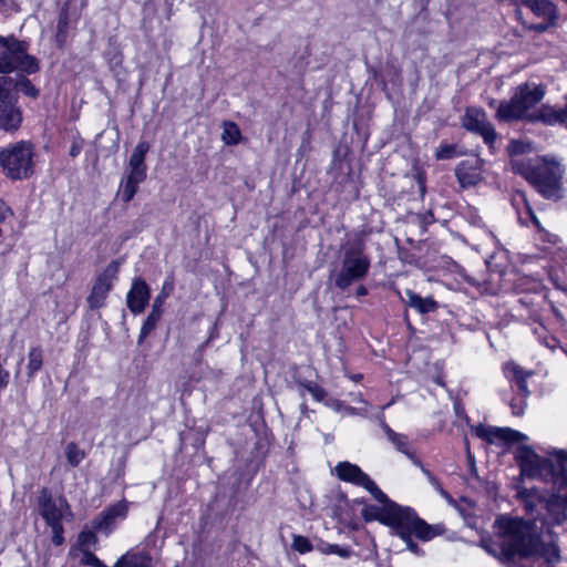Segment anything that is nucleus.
<instances>
[{
    "label": "nucleus",
    "mask_w": 567,
    "mask_h": 567,
    "mask_svg": "<svg viewBox=\"0 0 567 567\" xmlns=\"http://www.w3.org/2000/svg\"><path fill=\"white\" fill-rule=\"evenodd\" d=\"M520 467L516 497L526 515L543 526L567 519V463H517Z\"/></svg>",
    "instance_id": "obj_1"
},
{
    "label": "nucleus",
    "mask_w": 567,
    "mask_h": 567,
    "mask_svg": "<svg viewBox=\"0 0 567 567\" xmlns=\"http://www.w3.org/2000/svg\"><path fill=\"white\" fill-rule=\"evenodd\" d=\"M379 503L380 505L370 504L362 508L363 519L379 522L389 527L390 534L399 537L406 549L416 556L424 555L416 540L427 543L446 533L444 523L429 524L411 506L401 505L395 501Z\"/></svg>",
    "instance_id": "obj_2"
},
{
    "label": "nucleus",
    "mask_w": 567,
    "mask_h": 567,
    "mask_svg": "<svg viewBox=\"0 0 567 567\" xmlns=\"http://www.w3.org/2000/svg\"><path fill=\"white\" fill-rule=\"evenodd\" d=\"M513 171L527 179L544 197L550 199L561 197V178L565 171L555 157L514 159Z\"/></svg>",
    "instance_id": "obj_3"
},
{
    "label": "nucleus",
    "mask_w": 567,
    "mask_h": 567,
    "mask_svg": "<svg viewBox=\"0 0 567 567\" xmlns=\"http://www.w3.org/2000/svg\"><path fill=\"white\" fill-rule=\"evenodd\" d=\"M502 530L506 537L501 547L505 560H513L516 556L528 558L537 554L543 545L539 536L532 532L530 524L523 518L505 519Z\"/></svg>",
    "instance_id": "obj_4"
},
{
    "label": "nucleus",
    "mask_w": 567,
    "mask_h": 567,
    "mask_svg": "<svg viewBox=\"0 0 567 567\" xmlns=\"http://www.w3.org/2000/svg\"><path fill=\"white\" fill-rule=\"evenodd\" d=\"M545 90L542 85L526 82L517 85L509 101L499 103L496 117L499 121L527 120L534 107L544 99Z\"/></svg>",
    "instance_id": "obj_5"
},
{
    "label": "nucleus",
    "mask_w": 567,
    "mask_h": 567,
    "mask_svg": "<svg viewBox=\"0 0 567 567\" xmlns=\"http://www.w3.org/2000/svg\"><path fill=\"white\" fill-rule=\"evenodd\" d=\"M472 433L491 444L515 445L516 461H546L527 444L528 436L511 427H498L485 424L472 426Z\"/></svg>",
    "instance_id": "obj_6"
},
{
    "label": "nucleus",
    "mask_w": 567,
    "mask_h": 567,
    "mask_svg": "<svg viewBox=\"0 0 567 567\" xmlns=\"http://www.w3.org/2000/svg\"><path fill=\"white\" fill-rule=\"evenodd\" d=\"M39 70L38 60L28 54L25 42L13 37L0 35V73L8 74L13 71H21L28 74Z\"/></svg>",
    "instance_id": "obj_7"
},
{
    "label": "nucleus",
    "mask_w": 567,
    "mask_h": 567,
    "mask_svg": "<svg viewBox=\"0 0 567 567\" xmlns=\"http://www.w3.org/2000/svg\"><path fill=\"white\" fill-rule=\"evenodd\" d=\"M34 151L29 142H18L0 151V165L11 179L28 178L33 174Z\"/></svg>",
    "instance_id": "obj_8"
},
{
    "label": "nucleus",
    "mask_w": 567,
    "mask_h": 567,
    "mask_svg": "<svg viewBox=\"0 0 567 567\" xmlns=\"http://www.w3.org/2000/svg\"><path fill=\"white\" fill-rule=\"evenodd\" d=\"M369 268L370 259L364 255L360 246L347 248L341 269L334 279L336 286L342 290L348 288L352 282L364 278Z\"/></svg>",
    "instance_id": "obj_9"
},
{
    "label": "nucleus",
    "mask_w": 567,
    "mask_h": 567,
    "mask_svg": "<svg viewBox=\"0 0 567 567\" xmlns=\"http://www.w3.org/2000/svg\"><path fill=\"white\" fill-rule=\"evenodd\" d=\"M38 505L41 517L43 518L45 524L51 528L52 544L54 546H62L65 542L63 513L61 508L56 506V503L48 488H43L41 491Z\"/></svg>",
    "instance_id": "obj_10"
},
{
    "label": "nucleus",
    "mask_w": 567,
    "mask_h": 567,
    "mask_svg": "<svg viewBox=\"0 0 567 567\" xmlns=\"http://www.w3.org/2000/svg\"><path fill=\"white\" fill-rule=\"evenodd\" d=\"M504 372L506 378L515 381L517 385V393L511 401V409L514 415L520 416L527 406V398L529 396L527 379L532 375V372L524 370L514 362L506 363Z\"/></svg>",
    "instance_id": "obj_11"
},
{
    "label": "nucleus",
    "mask_w": 567,
    "mask_h": 567,
    "mask_svg": "<svg viewBox=\"0 0 567 567\" xmlns=\"http://www.w3.org/2000/svg\"><path fill=\"white\" fill-rule=\"evenodd\" d=\"M7 85H11V81L0 78V127L3 131H16L21 125L22 114Z\"/></svg>",
    "instance_id": "obj_12"
},
{
    "label": "nucleus",
    "mask_w": 567,
    "mask_h": 567,
    "mask_svg": "<svg viewBox=\"0 0 567 567\" xmlns=\"http://www.w3.org/2000/svg\"><path fill=\"white\" fill-rule=\"evenodd\" d=\"M118 269L120 261L114 260L97 276L87 297V303L91 309H99L105 305L106 297L117 277Z\"/></svg>",
    "instance_id": "obj_13"
},
{
    "label": "nucleus",
    "mask_w": 567,
    "mask_h": 567,
    "mask_svg": "<svg viewBox=\"0 0 567 567\" xmlns=\"http://www.w3.org/2000/svg\"><path fill=\"white\" fill-rule=\"evenodd\" d=\"M462 125L471 132L481 135L484 142L493 147L497 137L494 126L488 122L486 113L482 109H467L462 117Z\"/></svg>",
    "instance_id": "obj_14"
},
{
    "label": "nucleus",
    "mask_w": 567,
    "mask_h": 567,
    "mask_svg": "<svg viewBox=\"0 0 567 567\" xmlns=\"http://www.w3.org/2000/svg\"><path fill=\"white\" fill-rule=\"evenodd\" d=\"M174 289V284L172 279H167L164 281L161 292L154 299L152 311L145 319L138 336V343H142L144 339L155 329L157 322L159 321L163 315V305L165 300L169 297Z\"/></svg>",
    "instance_id": "obj_15"
},
{
    "label": "nucleus",
    "mask_w": 567,
    "mask_h": 567,
    "mask_svg": "<svg viewBox=\"0 0 567 567\" xmlns=\"http://www.w3.org/2000/svg\"><path fill=\"white\" fill-rule=\"evenodd\" d=\"M127 515V506L124 502H117L109 505L92 520V527L96 532L109 534L116 518H125Z\"/></svg>",
    "instance_id": "obj_16"
},
{
    "label": "nucleus",
    "mask_w": 567,
    "mask_h": 567,
    "mask_svg": "<svg viewBox=\"0 0 567 567\" xmlns=\"http://www.w3.org/2000/svg\"><path fill=\"white\" fill-rule=\"evenodd\" d=\"M150 296L151 292L147 284L141 278L135 279L126 296L128 309L135 315L142 313L150 300Z\"/></svg>",
    "instance_id": "obj_17"
},
{
    "label": "nucleus",
    "mask_w": 567,
    "mask_h": 567,
    "mask_svg": "<svg viewBox=\"0 0 567 567\" xmlns=\"http://www.w3.org/2000/svg\"><path fill=\"white\" fill-rule=\"evenodd\" d=\"M482 161L472 158L461 162L455 171L456 177L463 187L474 186L482 179Z\"/></svg>",
    "instance_id": "obj_18"
},
{
    "label": "nucleus",
    "mask_w": 567,
    "mask_h": 567,
    "mask_svg": "<svg viewBox=\"0 0 567 567\" xmlns=\"http://www.w3.org/2000/svg\"><path fill=\"white\" fill-rule=\"evenodd\" d=\"M566 115L567 106L565 109H556L550 105H543L533 112L529 116V122H542L547 125H566Z\"/></svg>",
    "instance_id": "obj_19"
},
{
    "label": "nucleus",
    "mask_w": 567,
    "mask_h": 567,
    "mask_svg": "<svg viewBox=\"0 0 567 567\" xmlns=\"http://www.w3.org/2000/svg\"><path fill=\"white\" fill-rule=\"evenodd\" d=\"M528 214L530 216L533 224L537 228V240H539L543 244V249L547 250V251H553L554 249H560L561 248L560 247L561 238L558 235L553 234V233L548 231L547 229H545L540 225L536 215L530 210V208H528Z\"/></svg>",
    "instance_id": "obj_20"
},
{
    "label": "nucleus",
    "mask_w": 567,
    "mask_h": 567,
    "mask_svg": "<svg viewBox=\"0 0 567 567\" xmlns=\"http://www.w3.org/2000/svg\"><path fill=\"white\" fill-rule=\"evenodd\" d=\"M152 563L151 554L142 550L137 553H126L113 567H152Z\"/></svg>",
    "instance_id": "obj_21"
},
{
    "label": "nucleus",
    "mask_w": 567,
    "mask_h": 567,
    "mask_svg": "<svg viewBox=\"0 0 567 567\" xmlns=\"http://www.w3.org/2000/svg\"><path fill=\"white\" fill-rule=\"evenodd\" d=\"M405 295L408 298L406 299L408 305L411 308H414L415 310H417L420 313L433 312L437 308L436 301L431 297L422 298L421 296L414 293L411 290H408L405 292Z\"/></svg>",
    "instance_id": "obj_22"
},
{
    "label": "nucleus",
    "mask_w": 567,
    "mask_h": 567,
    "mask_svg": "<svg viewBox=\"0 0 567 567\" xmlns=\"http://www.w3.org/2000/svg\"><path fill=\"white\" fill-rule=\"evenodd\" d=\"M336 470L339 478L349 483H355L362 475V470L353 463H338Z\"/></svg>",
    "instance_id": "obj_23"
},
{
    "label": "nucleus",
    "mask_w": 567,
    "mask_h": 567,
    "mask_svg": "<svg viewBox=\"0 0 567 567\" xmlns=\"http://www.w3.org/2000/svg\"><path fill=\"white\" fill-rule=\"evenodd\" d=\"M221 140L226 145H237L241 141V133L234 122H224Z\"/></svg>",
    "instance_id": "obj_24"
},
{
    "label": "nucleus",
    "mask_w": 567,
    "mask_h": 567,
    "mask_svg": "<svg viewBox=\"0 0 567 567\" xmlns=\"http://www.w3.org/2000/svg\"><path fill=\"white\" fill-rule=\"evenodd\" d=\"M42 350L39 347L31 348L28 354V375L32 378L42 367Z\"/></svg>",
    "instance_id": "obj_25"
},
{
    "label": "nucleus",
    "mask_w": 567,
    "mask_h": 567,
    "mask_svg": "<svg viewBox=\"0 0 567 567\" xmlns=\"http://www.w3.org/2000/svg\"><path fill=\"white\" fill-rule=\"evenodd\" d=\"M148 151V144L146 142H140L131 157H130V161H128V167H146L144 161H145V155Z\"/></svg>",
    "instance_id": "obj_26"
},
{
    "label": "nucleus",
    "mask_w": 567,
    "mask_h": 567,
    "mask_svg": "<svg viewBox=\"0 0 567 567\" xmlns=\"http://www.w3.org/2000/svg\"><path fill=\"white\" fill-rule=\"evenodd\" d=\"M138 185L140 183L124 177L118 189V196L121 199L124 203L131 202L138 189Z\"/></svg>",
    "instance_id": "obj_27"
},
{
    "label": "nucleus",
    "mask_w": 567,
    "mask_h": 567,
    "mask_svg": "<svg viewBox=\"0 0 567 567\" xmlns=\"http://www.w3.org/2000/svg\"><path fill=\"white\" fill-rule=\"evenodd\" d=\"M78 546L81 551L89 550L92 546H95L99 542L96 530L83 529L78 535Z\"/></svg>",
    "instance_id": "obj_28"
},
{
    "label": "nucleus",
    "mask_w": 567,
    "mask_h": 567,
    "mask_svg": "<svg viewBox=\"0 0 567 567\" xmlns=\"http://www.w3.org/2000/svg\"><path fill=\"white\" fill-rule=\"evenodd\" d=\"M359 401L360 406H350L344 403L338 402L334 409L342 415L365 414L369 411V404L362 398H360Z\"/></svg>",
    "instance_id": "obj_29"
},
{
    "label": "nucleus",
    "mask_w": 567,
    "mask_h": 567,
    "mask_svg": "<svg viewBox=\"0 0 567 567\" xmlns=\"http://www.w3.org/2000/svg\"><path fill=\"white\" fill-rule=\"evenodd\" d=\"M533 151L532 144L525 141H512L508 145V153L514 159H520L519 156Z\"/></svg>",
    "instance_id": "obj_30"
},
{
    "label": "nucleus",
    "mask_w": 567,
    "mask_h": 567,
    "mask_svg": "<svg viewBox=\"0 0 567 567\" xmlns=\"http://www.w3.org/2000/svg\"><path fill=\"white\" fill-rule=\"evenodd\" d=\"M292 548L299 554H308L312 551L313 545L311 540L302 535H295L292 538Z\"/></svg>",
    "instance_id": "obj_31"
},
{
    "label": "nucleus",
    "mask_w": 567,
    "mask_h": 567,
    "mask_svg": "<svg viewBox=\"0 0 567 567\" xmlns=\"http://www.w3.org/2000/svg\"><path fill=\"white\" fill-rule=\"evenodd\" d=\"M417 465H420L422 472L427 476L430 483L432 484V486L437 491L440 492V494L442 496H444L445 498H449V499H452L450 493L444 489V487L442 486L440 480L437 477H435L429 470H426L424 467V463H416Z\"/></svg>",
    "instance_id": "obj_32"
},
{
    "label": "nucleus",
    "mask_w": 567,
    "mask_h": 567,
    "mask_svg": "<svg viewBox=\"0 0 567 567\" xmlns=\"http://www.w3.org/2000/svg\"><path fill=\"white\" fill-rule=\"evenodd\" d=\"M16 87L23 94L30 97H37L39 91L34 87L30 80L21 78L16 82Z\"/></svg>",
    "instance_id": "obj_33"
},
{
    "label": "nucleus",
    "mask_w": 567,
    "mask_h": 567,
    "mask_svg": "<svg viewBox=\"0 0 567 567\" xmlns=\"http://www.w3.org/2000/svg\"><path fill=\"white\" fill-rule=\"evenodd\" d=\"M365 489L373 496V498L378 502H389L392 501L378 485L374 481L368 482L365 485Z\"/></svg>",
    "instance_id": "obj_34"
},
{
    "label": "nucleus",
    "mask_w": 567,
    "mask_h": 567,
    "mask_svg": "<svg viewBox=\"0 0 567 567\" xmlns=\"http://www.w3.org/2000/svg\"><path fill=\"white\" fill-rule=\"evenodd\" d=\"M327 553L338 555L341 558H349L352 554V549L349 546H340L338 544H330L328 546Z\"/></svg>",
    "instance_id": "obj_35"
},
{
    "label": "nucleus",
    "mask_w": 567,
    "mask_h": 567,
    "mask_svg": "<svg viewBox=\"0 0 567 567\" xmlns=\"http://www.w3.org/2000/svg\"><path fill=\"white\" fill-rule=\"evenodd\" d=\"M125 178L141 184L146 178V167H128Z\"/></svg>",
    "instance_id": "obj_36"
},
{
    "label": "nucleus",
    "mask_w": 567,
    "mask_h": 567,
    "mask_svg": "<svg viewBox=\"0 0 567 567\" xmlns=\"http://www.w3.org/2000/svg\"><path fill=\"white\" fill-rule=\"evenodd\" d=\"M540 451L549 458L556 461H567V451L556 447L540 449Z\"/></svg>",
    "instance_id": "obj_37"
},
{
    "label": "nucleus",
    "mask_w": 567,
    "mask_h": 567,
    "mask_svg": "<svg viewBox=\"0 0 567 567\" xmlns=\"http://www.w3.org/2000/svg\"><path fill=\"white\" fill-rule=\"evenodd\" d=\"M454 155L455 150L454 146L452 145H441L435 153L437 159H449L452 158Z\"/></svg>",
    "instance_id": "obj_38"
},
{
    "label": "nucleus",
    "mask_w": 567,
    "mask_h": 567,
    "mask_svg": "<svg viewBox=\"0 0 567 567\" xmlns=\"http://www.w3.org/2000/svg\"><path fill=\"white\" fill-rule=\"evenodd\" d=\"M386 433L389 439L395 443L396 447L401 450L408 457H411V455L404 450L405 443L403 442V439L389 429Z\"/></svg>",
    "instance_id": "obj_39"
},
{
    "label": "nucleus",
    "mask_w": 567,
    "mask_h": 567,
    "mask_svg": "<svg viewBox=\"0 0 567 567\" xmlns=\"http://www.w3.org/2000/svg\"><path fill=\"white\" fill-rule=\"evenodd\" d=\"M550 554L555 558H559V548L555 545L551 546H545L543 545V553L542 554Z\"/></svg>",
    "instance_id": "obj_40"
},
{
    "label": "nucleus",
    "mask_w": 567,
    "mask_h": 567,
    "mask_svg": "<svg viewBox=\"0 0 567 567\" xmlns=\"http://www.w3.org/2000/svg\"><path fill=\"white\" fill-rule=\"evenodd\" d=\"M9 213H10L9 207L6 205V203L2 199H0V223L7 218Z\"/></svg>",
    "instance_id": "obj_41"
},
{
    "label": "nucleus",
    "mask_w": 567,
    "mask_h": 567,
    "mask_svg": "<svg viewBox=\"0 0 567 567\" xmlns=\"http://www.w3.org/2000/svg\"><path fill=\"white\" fill-rule=\"evenodd\" d=\"M371 481L372 480L370 478V476L362 471L361 477H359L354 484L365 488V485H368V482H371Z\"/></svg>",
    "instance_id": "obj_42"
},
{
    "label": "nucleus",
    "mask_w": 567,
    "mask_h": 567,
    "mask_svg": "<svg viewBox=\"0 0 567 567\" xmlns=\"http://www.w3.org/2000/svg\"><path fill=\"white\" fill-rule=\"evenodd\" d=\"M308 390L311 392L313 398H316L317 400H321L323 394L321 389H319L318 386H309Z\"/></svg>",
    "instance_id": "obj_43"
},
{
    "label": "nucleus",
    "mask_w": 567,
    "mask_h": 567,
    "mask_svg": "<svg viewBox=\"0 0 567 567\" xmlns=\"http://www.w3.org/2000/svg\"><path fill=\"white\" fill-rule=\"evenodd\" d=\"M367 288L363 287V286H360L358 289H357V295L358 296H365L367 295Z\"/></svg>",
    "instance_id": "obj_44"
},
{
    "label": "nucleus",
    "mask_w": 567,
    "mask_h": 567,
    "mask_svg": "<svg viewBox=\"0 0 567 567\" xmlns=\"http://www.w3.org/2000/svg\"><path fill=\"white\" fill-rule=\"evenodd\" d=\"M534 29H535L536 31L543 32V31H545V30L547 29V24H545V23H540V24L535 25V28H534Z\"/></svg>",
    "instance_id": "obj_45"
},
{
    "label": "nucleus",
    "mask_w": 567,
    "mask_h": 567,
    "mask_svg": "<svg viewBox=\"0 0 567 567\" xmlns=\"http://www.w3.org/2000/svg\"><path fill=\"white\" fill-rule=\"evenodd\" d=\"M360 398H362L360 393L353 394L351 402L358 403L360 405V401H359Z\"/></svg>",
    "instance_id": "obj_46"
},
{
    "label": "nucleus",
    "mask_w": 567,
    "mask_h": 567,
    "mask_svg": "<svg viewBox=\"0 0 567 567\" xmlns=\"http://www.w3.org/2000/svg\"><path fill=\"white\" fill-rule=\"evenodd\" d=\"M468 464V467H470V472L471 473H475L476 472V463L474 462H471V463H467Z\"/></svg>",
    "instance_id": "obj_47"
},
{
    "label": "nucleus",
    "mask_w": 567,
    "mask_h": 567,
    "mask_svg": "<svg viewBox=\"0 0 567 567\" xmlns=\"http://www.w3.org/2000/svg\"><path fill=\"white\" fill-rule=\"evenodd\" d=\"M80 150L76 146H72L70 154L72 156H76L79 154Z\"/></svg>",
    "instance_id": "obj_48"
},
{
    "label": "nucleus",
    "mask_w": 567,
    "mask_h": 567,
    "mask_svg": "<svg viewBox=\"0 0 567 567\" xmlns=\"http://www.w3.org/2000/svg\"><path fill=\"white\" fill-rule=\"evenodd\" d=\"M72 447H73V446H71V445L68 447V457H69V461H73V460H72V456H71V449H72Z\"/></svg>",
    "instance_id": "obj_49"
},
{
    "label": "nucleus",
    "mask_w": 567,
    "mask_h": 567,
    "mask_svg": "<svg viewBox=\"0 0 567 567\" xmlns=\"http://www.w3.org/2000/svg\"><path fill=\"white\" fill-rule=\"evenodd\" d=\"M361 378H362L361 374H357V375L352 377V380L353 381H359V380H361Z\"/></svg>",
    "instance_id": "obj_50"
},
{
    "label": "nucleus",
    "mask_w": 567,
    "mask_h": 567,
    "mask_svg": "<svg viewBox=\"0 0 567 567\" xmlns=\"http://www.w3.org/2000/svg\"><path fill=\"white\" fill-rule=\"evenodd\" d=\"M72 466H78L80 463L78 462H74V463H70Z\"/></svg>",
    "instance_id": "obj_51"
},
{
    "label": "nucleus",
    "mask_w": 567,
    "mask_h": 567,
    "mask_svg": "<svg viewBox=\"0 0 567 567\" xmlns=\"http://www.w3.org/2000/svg\"><path fill=\"white\" fill-rule=\"evenodd\" d=\"M4 2H6V0H0V3H4Z\"/></svg>",
    "instance_id": "obj_52"
},
{
    "label": "nucleus",
    "mask_w": 567,
    "mask_h": 567,
    "mask_svg": "<svg viewBox=\"0 0 567 567\" xmlns=\"http://www.w3.org/2000/svg\"><path fill=\"white\" fill-rule=\"evenodd\" d=\"M299 567H307V566H306V565H301V566H299Z\"/></svg>",
    "instance_id": "obj_53"
},
{
    "label": "nucleus",
    "mask_w": 567,
    "mask_h": 567,
    "mask_svg": "<svg viewBox=\"0 0 567 567\" xmlns=\"http://www.w3.org/2000/svg\"><path fill=\"white\" fill-rule=\"evenodd\" d=\"M565 2L567 3V0H565Z\"/></svg>",
    "instance_id": "obj_54"
}]
</instances>
